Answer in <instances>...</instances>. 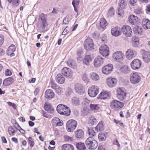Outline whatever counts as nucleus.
Segmentation results:
<instances>
[{
    "label": "nucleus",
    "mask_w": 150,
    "mask_h": 150,
    "mask_svg": "<svg viewBox=\"0 0 150 150\" xmlns=\"http://www.w3.org/2000/svg\"><path fill=\"white\" fill-rule=\"evenodd\" d=\"M126 57L129 59H131L134 56L133 51L131 49H128L126 52Z\"/></svg>",
    "instance_id": "29"
},
{
    "label": "nucleus",
    "mask_w": 150,
    "mask_h": 150,
    "mask_svg": "<svg viewBox=\"0 0 150 150\" xmlns=\"http://www.w3.org/2000/svg\"><path fill=\"white\" fill-rule=\"evenodd\" d=\"M98 145L97 142L94 139L92 144L88 147V148L90 149H94L97 147Z\"/></svg>",
    "instance_id": "39"
},
{
    "label": "nucleus",
    "mask_w": 150,
    "mask_h": 150,
    "mask_svg": "<svg viewBox=\"0 0 150 150\" xmlns=\"http://www.w3.org/2000/svg\"><path fill=\"white\" fill-rule=\"evenodd\" d=\"M77 123V122L73 120H69L66 123V128L69 132H72L76 128Z\"/></svg>",
    "instance_id": "3"
},
{
    "label": "nucleus",
    "mask_w": 150,
    "mask_h": 150,
    "mask_svg": "<svg viewBox=\"0 0 150 150\" xmlns=\"http://www.w3.org/2000/svg\"><path fill=\"white\" fill-rule=\"evenodd\" d=\"M52 88L55 90L56 92L58 94L60 93L61 91V88L58 85H52Z\"/></svg>",
    "instance_id": "42"
},
{
    "label": "nucleus",
    "mask_w": 150,
    "mask_h": 150,
    "mask_svg": "<svg viewBox=\"0 0 150 150\" xmlns=\"http://www.w3.org/2000/svg\"><path fill=\"white\" fill-rule=\"evenodd\" d=\"M88 131L89 135L91 137H93L96 135V132L91 127L88 128Z\"/></svg>",
    "instance_id": "46"
},
{
    "label": "nucleus",
    "mask_w": 150,
    "mask_h": 150,
    "mask_svg": "<svg viewBox=\"0 0 150 150\" xmlns=\"http://www.w3.org/2000/svg\"><path fill=\"white\" fill-rule=\"evenodd\" d=\"M135 12L137 14H140L142 13V9L140 8H138L135 10Z\"/></svg>",
    "instance_id": "60"
},
{
    "label": "nucleus",
    "mask_w": 150,
    "mask_h": 150,
    "mask_svg": "<svg viewBox=\"0 0 150 150\" xmlns=\"http://www.w3.org/2000/svg\"><path fill=\"white\" fill-rule=\"evenodd\" d=\"M52 123L54 125L60 126L63 125V122L60 121V119L57 117H54L52 119Z\"/></svg>",
    "instance_id": "27"
},
{
    "label": "nucleus",
    "mask_w": 150,
    "mask_h": 150,
    "mask_svg": "<svg viewBox=\"0 0 150 150\" xmlns=\"http://www.w3.org/2000/svg\"><path fill=\"white\" fill-rule=\"evenodd\" d=\"M103 58L100 56H98L94 59V65L96 67H99L103 65Z\"/></svg>",
    "instance_id": "16"
},
{
    "label": "nucleus",
    "mask_w": 150,
    "mask_h": 150,
    "mask_svg": "<svg viewBox=\"0 0 150 150\" xmlns=\"http://www.w3.org/2000/svg\"><path fill=\"white\" fill-rule=\"evenodd\" d=\"M84 48L87 51L93 50L94 45L93 40L90 38L86 39L84 42Z\"/></svg>",
    "instance_id": "6"
},
{
    "label": "nucleus",
    "mask_w": 150,
    "mask_h": 150,
    "mask_svg": "<svg viewBox=\"0 0 150 150\" xmlns=\"http://www.w3.org/2000/svg\"><path fill=\"white\" fill-rule=\"evenodd\" d=\"M80 102L79 98L77 97H74L71 100L72 104L75 106L79 105L80 104Z\"/></svg>",
    "instance_id": "32"
},
{
    "label": "nucleus",
    "mask_w": 150,
    "mask_h": 150,
    "mask_svg": "<svg viewBox=\"0 0 150 150\" xmlns=\"http://www.w3.org/2000/svg\"><path fill=\"white\" fill-rule=\"evenodd\" d=\"M140 53L142 55L143 59L144 62L148 63L150 62V52L145 51L144 50H141Z\"/></svg>",
    "instance_id": "13"
},
{
    "label": "nucleus",
    "mask_w": 150,
    "mask_h": 150,
    "mask_svg": "<svg viewBox=\"0 0 150 150\" xmlns=\"http://www.w3.org/2000/svg\"><path fill=\"white\" fill-rule=\"evenodd\" d=\"M98 138L100 142L104 141L106 139L105 134L104 132H101L99 133L98 135Z\"/></svg>",
    "instance_id": "36"
},
{
    "label": "nucleus",
    "mask_w": 150,
    "mask_h": 150,
    "mask_svg": "<svg viewBox=\"0 0 150 150\" xmlns=\"http://www.w3.org/2000/svg\"><path fill=\"white\" fill-rule=\"evenodd\" d=\"M45 110L50 113H52L54 112V109L52 106L51 104L49 103H45L44 105Z\"/></svg>",
    "instance_id": "21"
},
{
    "label": "nucleus",
    "mask_w": 150,
    "mask_h": 150,
    "mask_svg": "<svg viewBox=\"0 0 150 150\" xmlns=\"http://www.w3.org/2000/svg\"><path fill=\"white\" fill-rule=\"evenodd\" d=\"M111 32L113 36H118L122 34L121 28L117 26L111 29Z\"/></svg>",
    "instance_id": "15"
},
{
    "label": "nucleus",
    "mask_w": 150,
    "mask_h": 150,
    "mask_svg": "<svg viewBox=\"0 0 150 150\" xmlns=\"http://www.w3.org/2000/svg\"><path fill=\"white\" fill-rule=\"evenodd\" d=\"M69 67L73 69H75L76 67V66L75 62L72 61L71 62V64H70L69 66Z\"/></svg>",
    "instance_id": "59"
},
{
    "label": "nucleus",
    "mask_w": 150,
    "mask_h": 150,
    "mask_svg": "<svg viewBox=\"0 0 150 150\" xmlns=\"http://www.w3.org/2000/svg\"><path fill=\"white\" fill-rule=\"evenodd\" d=\"M122 33L127 37H130L132 35V30L128 25H124L121 28Z\"/></svg>",
    "instance_id": "8"
},
{
    "label": "nucleus",
    "mask_w": 150,
    "mask_h": 150,
    "mask_svg": "<svg viewBox=\"0 0 150 150\" xmlns=\"http://www.w3.org/2000/svg\"><path fill=\"white\" fill-rule=\"evenodd\" d=\"M133 42L132 43L133 45L135 47L138 46L139 43V39L137 37L133 38Z\"/></svg>",
    "instance_id": "44"
},
{
    "label": "nucleus",
    "mask_w": 150,
    "mask_h": 150,
    "mask_svg": "<svg viewBox=\"0 0 150 150\" xmlns=\"http://www.w3.org/2000/svg\"><path fill=\"white\" fill-rule=\"evenodd\" d=\"M28 141L29 144L30 145V146L31 147H33L34 146L35 144V143L34 142L33 139L31 137H29L28 138Z\"/></svg>",
    "instance_id": "48"
},
{
    "label": "nucleus",
    "mask_w": 150,
    "mask_h": 150,
    "mask_svg": "<svg viewBox=\"0 0 150 150\" xmlns=\"http://www.w3.org/2000/svg\"><path fill=\"white\" fill-rule=\"evenodd\" d=\"M8 132L10 135L13 136L14 135L15 131L11 126H10L8 127Z\"/></svg>",
    "instance_id": "50"
},
{
    "label": "nucleus",
    "mask_w": 150,
    "mask_h": 150,
    "mask_svg": "<svg viewBox=\"0 0 150 150\" xmlns=\"http://www.w3.org/2000/svg\"><path fill=\"white\" fill-rule=\"evenodd\" d=\"M40 19L38 25L37 27L39 30L41 32H43L47 30V23L46 17L44 14H42L40 16Z\"/></svg>",
    "instance_id": "1"
},
{
    "label": "nucleus",
    "mask_w": 150,
    "mask_h": 150,
    "mask_svg": "<svg viewBox=\"0 0 150 150\" xmlns=\"http://www.w3.org/2000/svg\"><path fill=\"white\" fill-rule=\"evenodd\" d=\"M90 123H91L92 125H94L96 124L97 122V120L93 116H91L89 120Z\"/></svg>",
    "instance_id": "47"
},
{
    "label": "nucleus",
    "mask_w": 150,
    "mask_h": 150,
    "mask_svg": "<svg viewBox=\"0 0 150 150\" xmlns=\"http://www.w3.org/2000/svg\"><path fill=\"white\" fill-rule=\"evenodd\" d=\"M148 20V19H143L142 22V24L144 26H145V27L147 23V22Z\"/></svg>",
    "instance_id": "61"
},
{
    "label": "nucleus",
    "mask_w": 150,
    "mask_h": 150,
    "mask_svg": "<svg viewBox=\"0 0 150 150\" xmlns=\"http://www.w3.org/2000/svg\"><path fill=\"white\" fill-rule=\"evenodd\" d=\"M79 3V0H73L72 1V4L73 6H75V4L77 5H78Z\"/></svg>",
    "instance_id": "57"
},
{
    "label": "nucleus",
    "mask_w": 150,
    "mask_h": 150,
    "mask_svg": "<svg viewBox=\"0 0 150 150\" xmlns=\"http://www.w3.org/2000/svg\"><path fill=\"white\" fill-rule=\"evenodd\" d=\"M121 70L122 72L125 74L128 73L130 70L127 66L125 65L121 68Z\"/></svg>",
    "instance_id": "45"
},
{
    "label": "nucleus",
    "mask_w": 150,
    "mask_h": 150,
    "mask_svg": "<svg viewBox=\"0 0 150 150\" xmlns=\"http://www.w3.org/2000/svg\"><path fill=\"white\" fill-rule=\"evenodd\" d=\"M142 28L138 26H135L133 29L134 32L136 35L141 34L142 32Z\"/></svg>",
    "instance_id": "30"
},
{
    "label": "nucleus",
    "mask_w": 150,
    "mask_h": 150,
    "mask_svg": "<svg viewBox=\"0 0 150 150\" xmlns=\"http://www.w3.org/2000/svg\"><path fill=\"white\" fill-rule=\"evenodd\" d=\"M120 6L122 8H124L126 5V3L124 0H120Z\"/></svg>",
    "instance_id": "52"
},
{
    "label": "nucleus",
    "mask_w": 150,
    "mask_h": 150,
    "mask_svg": "<svg viewBox=\"0 0 150 150\" xmlns=\"http://www.w3.org/2000/svg\"><path fill=\"white\" fill-rule=\"evenodd\" d=\"M113 68V65L111 64H109L104 66L102 69L103 73L105 74H108L112 70Z\"/></svg>",
    "instance_id": "14"
},
{
    "label": "nucleus",
    "mask_w": 150,
    "mask_h": 150,
    "mask_svg": "<svg viewBox=\"0 0 150 150\" xmlns=\"http://www.w3.org/2000/svg\"><path fill=\"white\" fill-rule=\"evenodd\" d=\"M19 0H13L11 4V5L13 7H17L19 5Z\"/></svg>",
    "instance_id": "49"
},
{
    "label": "nucleus",
    "mask_w": 150,
    "mask_h": 150,
    "mask_svg": "<svg viewBox=\"0 0 150 150\" xmlns=\"http://www.w3.org/2000/svg\"><path fill=\"white\" fill-rule=\"evenodd\" d=\"M146 10L147 12L150 13V4H149L146 6Z\"/></svg>",
    "instance_id": "64"
},
{
    "label": "nucleus",
    "mask_w": 150,
    "mask_h": 150,
    "mask_svg": "<svg viewBox=\"0 0 150 150\" xmlns=\"http://www.w3.org/2000/svg\"><path fill=\"white\" fill-rule=\"evenodd\" d=\"M107 84H116L117 83V80L116 78H110L106 80Z\"/></svg>",
    "instance_id": "31"
},
{
    "label": "nucleus",
    "mask_w": 150,
    "mask_h": 150,
    "mask_svg": "<svg viewBox=\"0 0 150 150\" xmlns=\"http://www.w3.org/2000/svg\"><path fill=\"white\" fill-rule=\"evenodd\" d=\"M91 109L94 111H96L99 108V106L97 104H91L90 105Z\"/></svg>",
    "instance_id": "43"
},
{
    "label": "nucleus",
    "mask_w": 150,
    "mask_h": 150,
    "mask_svg": "<svg viewBox=\"0 0 150 150\" xmlns=\"http://www.w3.org/2000/svg\"><path fill=\"white\" fill-rule=\"evenodd\" d=\"M123 56L122 52H117L113 54L112 58L115 61L120 62L122 61Z\"/></svg>",
    "instance_id": "12"
},
{
    "label": "nucleus",
    "mask_w": 150,
    "mask_h": 150,
    "mask_svg": "<svg viewBox=\"0 0 150 150\" xmlns=\"http://www.w3.org/2000/svg\"><path fill=\"white\" fill-rule=\"evenodd\" d=\"M5 53V52L2 49H0V56L4 55Z\"/></svg>",
    "instance_id": "63"
},
{
    "label": "nucleus",
    "mask_w": 150,
    "mask_h": 150,
    "mask_svg": "<svg viewBox=\"0 0 150 150\" xmlns=\"http://www.w3.org/2000/svg\"><path fill=\"white\" fill-rule=\"evenodd\" d=\"M62 73L65 76L70 78L72 76L73 72L71 69L67 67H64L62 70Z\"/></svg>",
    "instance_id": "11"
},
{
    "label": "nucleus",
    "mask_w": 150,
    "mask_h": 150,
    "mask_svg": "<svg viewBox=\"0 0 150 150\" xmlns=\"http://www.w3.org/2000/svg\"><path fill=\"white\" fill-rule=\"evenodd\" d=\"M56 81L59 84L63 83L65 81V79L60 74H58L56 79Z\"/></svg>",
    "instance_id": "25"
},
{
    "label": "nucleus",
    "mask_w": 150,
    "mask_h": 150,
    "mask_svg": "<svg viewBox=\"0 0 150 150\" xmlns=\"http://www.w3.org/2000/svg\"><path fill=\"white\" fill-rule=\"evenodd\" d=\"M115 11L114 8L111 7L108 10L107 13V17L109 18L115 15Z\"/></svg>",
    "instance_id": "35"
},
{
    "label": "nucleus",
    "mask_w": 150,
    "mask_h": 150,
    "mask_svg": "<svg viewBox=\"0 0 150 150\" xmlns=\"http://www.w3.org/2000/svg\"><path fill=\"white\" fill-rule=\"evenodd\" d=\"M124 105V103L117 100H113L110 103L111 108L115 110H117L122 108Z\"/></svg>",
    "instance_id": "5"
},
{
    "label": "nucleus",
    "mask_w": 150,
    "mask_h": 150,
    "mask_svg": "<svg viewBox=\"0 0 150 150\" xmlns=\"http://www.w3.org/2000/svg\"><path fill=\"white\" fill-rule=\"evenodd\" d=\"M14 81L13 79L11 77L8 78L4 80L3 84H11Z\"/></svg>",
    "instance_id": "34"
},
{
    "label": "nucleus",
    "mask_w": 150,
    "mask_h": 150,
    "mask_svg": "<svg viewBox=\"0 0 150 150\" xmlns=\"http://www.w3.org/2000/svg\"><path fill=\"white\" fill-rule=\"evenodd\" d=\"M100 53L103 56H107L109 55V48L105 45L101 46L99 49Z\"/></svg>",
    "instance_id": "10"
},
{
    "label": "nucleus",
    "mask_w": 150,
    "mask_h": 150,
    "mask_svg": "<svg viewBox=\"0 0 150 150\" xmlns=\"http://www.w3.org/2000/svg\"><path fill=\"white\" fill-rule=\"evenodd\" d=\"M69 28L68 26H67L62 32V34L63 35H66L69 32Z\"/></svg>",
    "instance_id": "55"
},
{
    "label": "nucleus",
    "mask_w": 150,
    "mask_h": 150,
    "mask_svg": "<svg viewBox=\"0 0 150 150\" xmlns=\"http://www.w3.org/2000/svg\"><path fill=\"white\" fill-rule=\"evenodd\" d=\"M92 61V59L90 55H86L84 59L83 60V63L86 65H88L89 64V62Z\"/></svg>",
    "instance_id": "33"
},
{
    "label": "nucleus",
    "mask_w": 150,
    "mask_h": 150,
    "mask_svg": "<svg viewBox=\"0 0 150 150\" xmlns=\"http://www.w3.org/2000/svg\"><path fill=\"white\" fill-rule=\"evenodd\" d=\"M56 109L58 113L61 115L69 116L70 115L71 112L70 109L64 105H58L57 106Z\"/></svg>",
    "instance_id": "2"
},
{
    "label": "nucleus",
    "mask_w": 150,
    "mask_h": 150,
    "mask_svg": "<svg viewBox=\"0 0 150 150\" xmlns=\"http://www.w3.org/2000/svg\"><path fill=\"white\" fill-rule=\"evenodd\" d=\"M90 77L93 80L96 81L99 79V76L98 75L94 72L90 73Z\"/></svg>",
    "instance_id": "38"
},
{
    "label": "nucleus",
    "mask_w": 150,
    "mask_h": 150,
    "mask_svg": "<svg viewBox=\"0 0 150 150\" xmlns=\"http://www.w3.org/2000/svg\"><path fill=\"white\" fill-rule=\"evenodd\" d=\"M4 40V36L2 35H0V47L3 44Z\"/></svg>",
    "instance_id": "56"
},
{
    "label": "nucleus",
    "mask_w": 150,
    "mask_h": 150,
    "mask_svg": "<svg viewBox=\"0 0 150 150\" xmlns=\"http://www.w3.org/2000/svg\"><path fill=\"white\" fill-rule=\"evenodd\" d=\"M126 97V92L123 87L119 88L117 89V97L121 101L125 99Z\"/></svg>",
    "instance_id": "4"
},
{
    "label": "nucleus",
    "mask_w": 150,
    "mask_h": 150,
    "mask_svg": "<svg viewBox=\"0 0 150 150\" xmlns=\"http://www.w3.org/2000/svg\"><path fill=\"white\" fill-rule=\"evenodd\" d=\"M69 67L73 69H75L76 67V66L75 62L72 61L71 62V64H70L69 66Z\"/></svg>",
    "instance_id": "58"
},
{
    "label": "nucleus",
    "mask_w": 150,
    "mask_h": 150,
    "mask_svg": "<svg viewBox=\"0 0 150 150\" xmlns=\"http://www.w3.org/2000/svg\"><path fill=\"white\" fill-rule=\"evenodd\" d=\"M54 96V94L52 91L50 89H47L45 92V97L47 100H50L53 98Z\"/></svg>",
    "instance_id": "19"
},
{
    "label": "nucleus",
    "mask_w": 150,
    "mask_h": 150,
    "mask_svg": "<svg viewBox=\"0 0 150 150\" xmlns=\"http://www.w3.org/2000/svg\"><path fill=\"white\" fill-rule=\"evenodd\" d=\"M62 150H74V147L71 144H65L62 147Z\"/></svg>",
    "instance_id": "28"
},
{
    "label": "nucleus",
    "mask_w": 150,
    "mask_h": 150,
    "mask_svg": "<svg viewBox=\"0 0 150 150\" xmlns=\"http://www.w3.org/2000/svg\"><path fill=\"white\" fill-rule=\"evenodd\" d=\"M145 27L147 29L150 28V21L148 20Z\"/></svg>",
    "instance_id": "62"
},
{
    "label": "nucleus",
    "mask_w": 150,
    "mask_h": 150,
    "mask_svg": "<svg viewBox=\"0 0 150 150\" xmlns=\"http://www.w3.org/2000/svg\"><path fill=\"white\" fill-rule=\"evenodd\" d=\"M107 24L106 21L104 18H103L100 19V25L102 28H105L107 25Z\"/></svg>",
    "instance_id": "40"
},
{
    "label": "nucleus",
    "mask_w": 150,
    "mask_h": 150,
    "mask_svg": "<svg viewBox=\"0 0 150 150\" xmlns=\"http://www.w3.org/2000/svg\"><path fill=\"white\" fill-rule=\"evenodd\" d=\"M128 81L126 79H125L122 78H120L119 83L120 84H127L128 83Z\"/></svg>",
    "instance_id": "53"
},
{
    "label": "nucleus",
    "mask_w": 150,
    "mask_h": 150,
    "mask_svg": "<svg viewBox=\"0 0 150 150\" xmlns=\"http://www.w3.org/2000/svg\"><path fill=\"white\" fill-rule=\"evenodd\" d=\"M141 78L138 73H134L131 74L130 80L133 84H136L139 83L141 80Z\"/></svg>",
    "instance_id": "9"
},
{
    "label": "nucleus",
    "mask_w": 150,
    "mask_h": 150,
    "mask_svg": "<svg viewBox=\"0 0 150 150\" xmlns=\"http://www.w3.org/2000/svg\"><path fill=\"white\" fill-rule=\"evenodd\" d=\"M89 95L91 97H95L99 92V88L96 85L92 86L88 90Z\"/></svg>",
    "instance_id": "7"
},
{
    "label": "nucleus",
    "mask_w": 150,
    "mask_h": 150,
    "mask_svg": "<svg viewBox=\"0 0 150 150\" xmlns=\"http://www.w3.org/2000/svg\"><path fill=\"white\" fill-rule=\"evenodd\" d=\"M83 80L86 83H88L89 81V79L88 77L87 74H84L82 76Z\"/></svg>",
    "instance_id": "51"
},
{
    "label": "nucleus",
    "mask_w": 150,
    "mask_h": 150,
    "mask_svg": "<svg viewBox=\"0 0 150 150\" xmlns=\"http://www.w3.org/2000/svg\"><path fill=\"white\" fill-rule=\"evenodd\" d=\"M104 129V126L102 122H100L95 127V129L98 131H103Z\"/></svg>",
    "instance_id": "37"
},
{
    "label": "nucleus",
    "mask_w": 150,
    "mask_h": 150,
    "mask_svg": "<svg viewBox=\"0 0 150 150\" xmlns=\"http://www.w3.org/2000/svg\"><path fill=\"white\" fill-rule=\"evenodd\" d=\"M74 88L76 91L80 94L83 93L84 91V89L82 85H75Z\"/></svg>",
    "instance_id": "24"
},
{
    "label": "nucleus",
    "mask_w": 150,
    "mask_h": 150,
    "mask_svg": "<svg viewBox=\"0 0 150 150\" xmlns=\"http://www.w3.org/2000/svg\"><path fill=\"white\" fill-rule=\"evenodd\" d=\"M75 146L77 150H85L86 149L84 144L81 142L76 143Z\"/></svg>",
    "instance_id": "26"
},
{
    "label": "nucleus",
    "mask_w": 150,
    "mask_h": 150,
    "mask_svg": "<svg viewBox=\"0 0 150 150\" xmlns=\"http://www.w3.org/2000/svg\"><path fill=\"white\" fill-rule=\"evenodd\" d=\"M109 97L108 92L107 91H103L98 96L97 98L98 99H105Z\"/></svg>",
    "instance_id": "22"
},
{
    "label": "nucleus",
    "mask_w": 150,
    "mask_h": 150,
    "mask_svg": "<svg viewBox=\"0 0 150 150\" xmlns=\"http://www.w3.org/2000/svg\"><path fill=\"white\" fill-rule=\"evenodd\" d=\"M139 20L137 17L134 15H130L129 17V21L132 25L136 23Z\"/></svg>",
    "instance_id": "23"
},
{
    "label": "nucleus",
    "mask_w": 150,
    "mask_h": 150,
    "mask_svg": "<svg viewBox=\"0 0 150 150\" xmlns=\"http://www.w3.org/2000/svg\"><path fill=\"white\" fill-rule=\"evenodd\" d=\"M16 49V47L13 44L11 45L8 48L6 53L8 55H10L11 57L14 56L15 55L13 53Z\"/></svg>",
    "instance_id": "18"
},
{
    "label": "nucleus",
    "mask_w": 150,
    "mask_h": 150,
    "mask_svg": "<svg viewBox=\"0 0 150 150\" xmlns=\"http://www.w3.org/2000/svg\"><path fill=\"white\" fill-rule=\"evenodd\" d=\"M5 74L6 76H10L12 74V72L10 69H7L5 71Z\"/></svg>",
    "instance_id": "54"
},
{
    "label": "nucleus",
    "mask_w": 150,
    "mask_h": 150,
    "mask_svg": "<svg viewBox=\"0 0 150 150\" xmlns=\"http://www.w3.org/2000/svg\"><path fill=\"white\" fill-rule=\"evenodd\" d=\"M94 139L92 137H89L88 138L85 142V143L87 147H89L92 144Z\"/></svg>",
    "instance_id": "41"
},
{
    "label": "nucleus",
    "mask_w": 150,
    "mask_h": 150,
    "mask_svg": "<svg viewBox=\"0 0 150 150\" xmlns=\"http://www.w3.org/2000/svg\"><path fill=\"white\" fill-rule=\"evenodd\" d=\"M75 136L78 140H81L84 138V132L81 129H78L76 132Z\"/></svg>",
    "instance_id": "20"
},
{
    "label": "nucleus",
    "mask_w": 150,
    "mask_h": 150,
    "mask_svg": "<svg viewBox=\"0 0 150 150\" xmlns=\"http://www.w3.org/2000/svg\"><path fill=\"white\" fill-rule=\"evenodd\" d=\"M131 67L134 69L139 68L141 65V61L138 59H134L131 63Z\"/></svg>",
    "instance_id": "17"
}]
</instances>
